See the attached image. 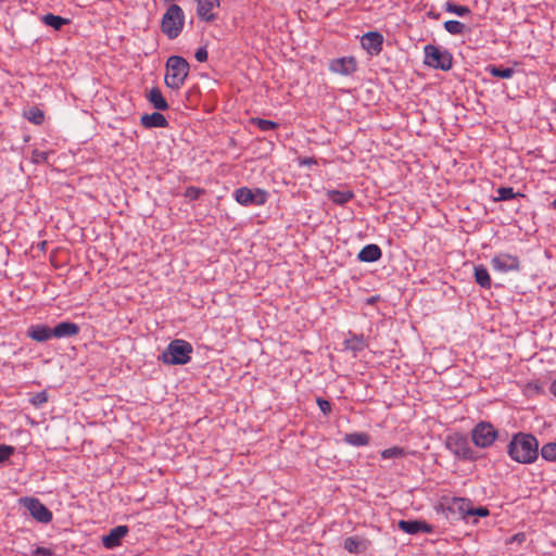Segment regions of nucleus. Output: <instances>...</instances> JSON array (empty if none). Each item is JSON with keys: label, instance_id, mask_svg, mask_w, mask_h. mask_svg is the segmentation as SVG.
<instances>
[{"label": "nucleus", "instance_id": "nucleus-35", "mask_svg": "<svg viewBox=\"0 0 556 556\" xmlns=\"http://www.w3.org/2000/svg\"><path fill=\"white\" fill-rule=\"evenodd\" d=\"M204 193H205V190L203 188L190 186V187L186 188V190L184 192V197L189 199L190 201H195Z\"/></svg>", "mask_w": 556, "mask_h": 556}, {"label": "nucleus", "instance_id": "nucleus-56", "mask_svg": "<svg viewBox=\"0 0 556 556\" xmlns=\"http://www.w3.org/2000/svg\"><path fill=\"white\" fill-rule=\"evenodd\" d=\"M554 111L556 112V108H555V110H554Z\"/></svg>", "mask_w": 556, "mask_h": 556}, {"label": "nucleus", "instance_id": "nucleus-31", "mask_svg": "<svg viewBox=\"0 0 556 556\" xmlns=\"http://www.w3.org/2000/svg\"><path fill=\"white\" fill-rule=\"evenodd\" d=\"M407 455H408V452L404 447H401V446H392V447L386 448L381 452V457L383 459L403 458Z\"/></svg>", "mask_w": 556, "mask_h": 556}, {"label": "nucleus", "instance_id": "nucleus-41", "mask_svg": "<svg viewBox=\"0 0 556 556\" xmlns=\"http://www.w3.org/2000/svg\"><path fill=\"white\" fill-rule=\"evenodd\" d=\"M300 166H311L317 164V161L314 157H299Z\"/></svg>", "mask_w": 556, "mask_h": 556}, {"label": "nucleus", "instance_id": "nucleus-23", "mask_svg": "<svg viewBox=\"0 0 556 556\" xmlns=\"http://www.w3.org/2000/svg\"><path fill=\"white\" fill-rule=\"evenodd\" d=\"M40 21L54 30H61L63 26L68 25L71 20L52 13H47L40 17Z\"/></svg>", "mask_w": 556, "mask_h": 556}, {"label": "nucleus", "instance_id": "nucleus-1", "mask_svg": "<svg viewBox=\"0 0 556 556\" xmlns=\"http://www.w3.org/2000/svg\"><path fill=\"white\" fill-rule=\"evenodd\" d=\"M508 456L519 464H532L539 457V441L532 433L517 432L507 445Z\"/></svg>", "mask_w": 556, "mask_h": 556}, {"label": "nucleus", "instance_id": "nucleus-52", "mask_svg": "<svg viewBox=\"0 0 556 556\" xmlns=\"http://www.w3.org/2000/svg\"><path fill=\"white\" fill-rule=\"evenodd\" d=\"M29 161H30V162H33V163H35V150H33V151L30 152Z\"/></svg>", "mask_w": 556, "mask_h": 556}, {"label": "nucleus", "instance_id": "nucleus-45", "mask_svg": "<svg viewBox=\"0 0 556 556\" xmlns=\"http://www.w3.org/2000/svg\"><path fill=\"white\" fill-rule=\"evenodd\" d=\"M51 554L50 548L37 546V556H50Z\"/></svg>", "mask_w": 556, "mask_h": 556}, {"label": "nucleus", "instance_id": "nucleus-44", "mask_svg": "<svg viewBox=\"0 0 556 556\" xmlns=\"http://www.w3.org/2000/svg\"><path fill=\"white\" fill-rule=\"evenodd\" d=\"M47 401H48V395H47L46 390L37 392V406L46 403Z\"/></svg>", "mask_w": 556, "mask_h": 556}, {"label": "nucleus", "instance_id": "nucleus-33", "mask_svg": "<svg viewBox=\"0 0 556 556\" xmlns=\"http://www.w3.org/2000/svg\"><path fill=\"white\" fill-rule=\"evenodd\" d=\"M52 517V511L37 500V522L49 523Z\"/></svg>", "mask_w": 556, "mask_h": 556}, {"label": "nucleus", "instance_id": "nucleus-6", "mask_svg": "<svg viewBox=\"0 0 556 556\" xmlns=\"http://www.w3.org/2000/svg\"><path fill=\"white\" fill-rule=\"evenodd\" d=\"M424 63L432 68L441 71H450L453 66V55L446 49H441L433 45H427L424 48Z\"/></svg>", "mask_w": 556, "mask_h": 556}, {"label": "nucleus", "instance_id": "nucleus-39", "mask_svg": "<svg viewBox=\"0 0 556 556\" xmlns=\"http://www.w3.org/2000/svg\"><path fill=\"white\" fill-rule=\"evenodd\" d=\"M316 403L324 415H329L332 410V405L328 400L317 397Z\"/></svg>", "mask_w": 556, "mask_h": 556}, {"label": "nucleus", "instance_id": "nucleus-17", "mask_svg": "<svg viewBox=\"0 0 556 556\" xmlns=\"http://www.w3.org/2000/svg\"><path fill=\"white\" fill-rule=\"evenodd\" d=\"M140 124L147 129L168 127V121L160 112H153L151 114H143L140 117Z\"/></svg>", "mask_w": 556, "mask_h": 556}, {"label": "nucleus", "instance_id": "nucleus-30", "mask_svg": "<svg viewBox=\"0 0 556 556\" xmlns=\"http://www.w3.org/2000/svg\"><path fill=\"white\" fill-rule=\"evenodd\" d=\"M444 10L448 13L456 14L460 17L471 14V10L467 5H460L451 1L445 2Z\"/></svg>", "mask_w": 556, "mask_h": 556}, {"label": "nucleus", "instance_id": "nucleus-20", "mask_svg": "<svg viewBox=\"0 0 556 556\" xmlns=\"http://www.w3.org/2000/svg\"><path fill=\"white\" fill-rule=\"evenodd\" d=\"M326 195L328 200H330L336 205H345L348 202H350L352 199H354L355 194L352 190H337V189H329L326 191Z\"/></svg>", "mask_w": 556, "mask_h": 556}, {"label": "nucleus", "instance_id": "nucleus-22", "mask_svg": "<svg viewBox=\"0 0 556 556\" xmlns=\"http://www.w3.org/2000/svg\"><path fill=\"white\" fill-rule=\"evenodd\" d=\"M147 100L157 111H166L169 105L157 87H153L147 94Z\"/></svg>", "mask_w": 556, "mask_h": 556}, {"label": "nucleus", "instance_id": "nucleus-55", "mask_svg": "<svg viewBox=\"0 0 556 556\" xmlns=\"http://www.w3.org/2000/svg\"><path fill=\"white\" fill-rule=\"evenodd\" d=\"M551 206L556 210V199L552 202Z\"/></svg>", "mask_w": 556, "mask_h": 556}, {"label": "nucleus", "instance_id": "nucleus-49", "mask_svg": "<svg viewBox=\"0 0 556 556\" xmlns=\"http://www.w3.org/2000/svg\"><path fill=\"white\" fill-rule=\"evenodd\" d=\"M47 245H48V242L46 240L40 243H37V248H40V250L43 251V253H46V251H47L46 250Z\"/></svg>", "mask_w": 556, "mask_h": 556}, {"label": "nucleus", "instance_id": "nucleus-13", "mask_svg": "<svg viewBox=\"0 0 556 556\" xmlns=\"http://www.w3.org/2000/svg\"><path fill=\"white\" fill-rule=\"evenodd\" d=\"M197 2V16L199 20L213 23L218 18L217 13L214 9L219 8V0H194Z\"/></svg>", "mask_w": 556, "mask_h": 556}, {"label": "nucleus", "instance_id": "nucleus-8", "mask_svg": "<svg viewBox=\"0 0 556 556\" xmlns=\"http://www.w3.org/2000/svg\"><path fill=\"white\" fill-rule=\"evenodd\" d=\"M235 199L242 206H262L264 205L269 193L261 188L251 189L249 187H240L235 190Z\"/></svg>", "mask_w": 556, "mask_h": 556}, {"label": "nucleus", "instance_id": "nucleus-34", "mask_svg": "<svg viewBox=\"0 0 556 556\" xmlns=\"http://www.w3.org/2000/svg\"><path fill=\"white\" fill-rule=\"evenodd\" d=\"M541 456L543 459L547 462H555L556 460V441L555 442H548L542 446L540 450Z\"/></svg>", "mask_w": 556, "mask_h": 556}, {"label": "nucleus", "instance_id": "nucleus-26", "mask_svg": "<svg viewBox=\"0 0 556 556\" xmlns=\"http://www.w3.org/2000/svg\"><path fill=\"white\" fill-rule=\"evenodd\" d=\"M485 72L489 73L491 76L501 78V79H509L513 77L515 71L511 67H504L498 66L495 64H489L485 67Z\"/></svg>", "mask_w": 556, "mask_h": 556}, {"label": "nucleus", "instance_id": "nucleus-51", "mask_svg": "<svg viewBox=\"0 0 556 556\" xmlns=\"http://www.w3.org/2000/svg\"><path fill=\"white\" fill-rule=\"evenodd\" d=\"M514 540H517L519 542L523 541L525 540V534L523 533H518L514 536Z\"/></svg>", "mask_w": 556, "mask_h": 556}, {"label": "nucleus", "instance_id": "nucleus-38", "mask_svg": "<svg viewBox=\"0 0 556 556\" xmlns=\"http://www.w3.org/2000/svg\"><path fill=\"white\" fill-rule=\"evenodd\" d=\"M21 504L27 508L29 515L35 518V497L25 496L20 500Z\"/></svg>", "mask_w": 556, "mask_h": 556}, {"label": "nucleus", "instance_id": "nucleus-53", "mask_svg": "<svg viewBox=\"0 0 556 556\" xmlns=\"http://www.w3.org/2000/svg\"><path fill=\"white\" fill-rule=\"evenodd\" d=\"M28 401L30 404L35 405V395H31Z\"/></svg>", "mask_w": 556, "mask_h": 556}, {"label": "nucleus", "instance_id": "nucleus-4", "mask_svg": "<svg viewBox=\"0 0 556 556\" xmlns=\"http://www.w3.org/2000/svg\"><path fill=\"white\" fill-rule=\"evenodd\" d=\"M185 26V13L178 4H170L164 13L161 29L170 40L176 39Z\"/></svg>", "mask_w": 556, "mask_h": 556}, {"label": "nucleus", "instance_id": "nucleus-19", "mask_svg": "<svg viewBox=\"0 0 556 556\" xmlns=\"http://www.w3.org/2000/svg\"><path fill=\"white\" fill-rule=\"evenodd\" d=\"M369 541L359 536H349L344 540L343 547L351 554H362L367 551Z\"/></svg>", "mask_w": 556, "mask_h": 556}, {"label": "nucleus", "instance_id": "nucleus-54", "mask_svg": "<svg viewBox=\"0 0 556 556\" xmlns=\"http://www.w3.org/2000/svg\"><path fill=\"white\" fill-rule=\"evenodd\" d=\"M376 300H377V299H374V298H372V299H368V300H367V303H368V304H372V303H375V302H376Z\"/></svg>", "mask_w": 556, "mask_h": 556}, {"label": "nucleus", "instance_id": "nucleus-25", "mask_svg": "<svg viewBox=\"0 0 556 556\" xmlns=\"http://www.w3.org/2000/svg\"><path fill=\"white\" fill-rule=\"evenodd\" d=\"M475 281L484 289L491 288V277L485 266L483 265H477L475 266Z\"/></svg>", "mask_w": 556, "mask_h": 556}, {"label": "nucleus", "instance_id": "nucleus-50", "mask_svg": "<svg viewBox=\"0 0 556 556\" xmlns=\"http://www.w3.org/2000/svg\"><path fill=\"white\" fill-rule=\"evenodd\" d=\"M428 16L431 18L438 20L440 17V13H434V12L430 11L428 13Z\"/></svg>", "mask_w": 556, "mask_h": 556}, {"label": "nucleus", "instance_id": "nucleus-36", "mask_svg": "<svg viewBox=\"0 0 556 556\" xmlns=\"http://www.w3.org/2000/svg\"><path fill=\"white\" fill-rule=\"evenodd\" d=\"M14 447L7 444H0V465L4 464L13 455Z\"/></svg>", "mask_w": 556, "mask_h": 556}, {"label": "nucleus", "instance_id": "nucleus-46", "mask_svg": "<svg viewBox=\"0 0 556 556\" xmlns=\"http://www.w3.org/2000/svg\"><path fill=\"white\" fill-rule=\"evenodd\" d=\"M27 336L35 340V325H30L28 328H27V331H26Z\"/></svg>", "mask_w": 556, "mask_h": 556}, {"label": "nucleus", "instance_id": "nucleus-21", "mask_svg": "<svg viewBox=\"0 0 556 556\" xmlns=\"http://www.w3.org/2000/svg\"><path fill=\"white\" fill-rule=\"evenodd\" d=\"M344 346L354 353H358L367 348L364 334L349 332V338L344 340Z\"/></svg>", "mask_w": 556, "mask_h": 556}, {"label": "nucleus", "instance_id": "nucleus-10", "mask_svg": "<svg viewBox=\"0 0 556 556\" xmlns=\"http://www.w3.org/2000/svg\"><path fill=\"white\" fill-rule=\"evenodd\" d=\"M491 265L494 270L500 273L519 271L521 269L519 257L508 253H498L493 256Z\"/></svg>", "mask_w": 556, "mask_h": 556}, {"label": "nucleus", "instance_id": "nucleus-43", "mask_svg": "<svg viewBox=\"0 0 556 556\" xmlns=\"http://www.w3.org/2000/svg\"><path fill=\"white\" fill-rule=\"evenodd\" d=\"M50 153H51V151H41V152H39L37 150V154H36L37 163H39V162H47Z\"/></svg>", "mask_w": 556, "mask_h": 556}, {"label": "nucleus", "instance_id": "nucleus-28", "mask_svg": "<svg viewBox=\"0 0 556 556\" xmlns=\"http://www.w3.org/2000/svg\"><path fill=\"white\" fill-rule=\"evenodd\" d=\"M250 124L256 126L261 131H269L277 129L279 127V124L270 121V119H264L261 117H252L250 118Z\"/></svg>", "mask_w": 556, "mask_h": 556}, {"label": "nucleus", "instance_id": "nucleus-29", "mask_svg": "<svg viewBox=\"0 0 556 556\" xmlns=\"http://www.w3.org/2000/svg\"><path fill=\"white\" fill-rule=\"evenodd\" d=\"M497 197L494 198V201H508L515 199L517 197H525L523 193L515 192L513 187H500L497 190Z\"/></svg>", "mask_w": 556, "mask_h": 556}, {"label": "nucleus", "instance_id": "nucleus-2", "mask_svg": "<svg viewBox=\"0 0 556 556\" xmlns=\"http://www.w3.org/2000/svg\"><path fill=\"white\" fill-rule=\"evenodd\" d=\"M165 85L172 90H178L185 84L190 65L188 61L180 55H170L165 63Z\"/></svg>", "mask_w": 556, "mask_h": 556}, {"label": "nucleus", "instance_id": "nucleus-40", "mask_svg": "<svg viewBox=\"0 0 556 556\" xmlns=\"http://www.w3.org/2000/svg\"><path fill=\"white\" fill-rule=\"evenodd\" d=\"M207 56H208V52H207L206 47L198 48L194 53L195 60L200 63L205 62L207 60Z\"/></svg>", "mask_w": 556, "mask_h": 556}, {"label": "nucleus", "instance_id": "nucleus-16", "mask_svg": "<svg viewBox=\"0 0 556 556\" xmlns=\"http://www.w3.org/2000/svg\"><path fill=\"white\" fill-rule=\"evenodd\" d=\"M80 328L73 321H61L52 327V334L55 339L72 338L79 333Z\"/></svg>", "mask_w": 556, "mask_h": 556}, {"label": "nucleus", "instance_id": "nucleus-9", "mask_svg": "<svg viewBox=\"0 0 556 556\" xmlns=\"http://www.w3.org/2000/svg\"><path fill=\"white\" fill-rule=\"evenodd\" d=\"M470 501L462 497H453L446 504H441L442 514L453 521L466 519Z\"/></svg>", "mask_w": 556, "mask_h": 556}, {"label": "nucleus", "instance_id": "nucleus-11", "mask_svg": "<svg viewBox=\"0 0 556 556\" xmlns=\"http://www.w3.org/2000/svg\"><path fill=\"white\" fill-rule=\"evenodd\" d=\"M383 35L377 30L365 33L361 37V45L370 56H377L382 51Z\"/></svg>", "mask_w": 556, "mask_h": 556}, {"label": "nucleus", "instance_id": "nucleus-12", "mask_svg": "<svg viewBox=\"0 0 556 556\" xmlns=\"http://www.w3.org/2000/svg\"><path fill=\"white\" fill-rule=\"evenodd\" d=\"M329 70L342 76H350L357 71V62L352 55L332 59L329 62Z\"/></svg>", "mask_w": 556, "mask_h": 556}, {"label": "nucleus", "instance_id": "nucleus-37", "mask_svg": "<svg viewBox=\"0 0 556 556\" xmlns=\"http://www.w3.org/2000/svg\"><path fill=\"white\" fill-rule=\"evenodd\" d=\"M490 515V510L485 506L472 507L471 504L468 505V516H478V517H486Z\"/></svg>", "mask_w": 556, "mask_h": 556}, {"label": "nucleus", "instance_id": "nucleus-47", "mask_svg": "<svg viewBox=\"0 0 556 556\" xmlns=\"http://www.w3.org/2000/svg\"><path fill=\"white\" fill-rule=\"evenodd\" d=\"M45 119L43 112L37 108V125L41 124Z\"/></svg>", "mask_w": 556, "mask_h": 556}, {"label": "nucleus", "instance_id": "nucleus-7", "mask_svg": "<svg viewBox=\"0 0 556 556\" xmlns=\"http://www.w3.org/2000/svg\"><path fill=\"white\" fill-rule=\"evenodd\" d=\"M470 434L472 443L480 448L492 446L500 435L497 429L489 421H479Z\"/></svg>", "mask_w": 556, "mask_h": 556}, {"label": "nucleus", "instance_id": "nucleus-14", "mask_svg": "<svg viewBox=\"0 0 556 556\" xmlns=\"http://www.w3.org/2000/svg\"><path fill=\"white\" fill-rule=\"evenodd\" d=\"M397 527L400 530L407 534H417L420 532L424 533H432L433 532V526L430 523L418 520V519H412V520H400L397 523Z\"/></svg>", "mask_w": 556, "mask_h": 556}, {"label": "nucleus", "instance_id": "nucleus-27", "mask_svg": "<svg viewBox=\"0 0 556 556\" xmlns=\"http://www.w3.org/2000/svg\"><path fill=\"white\" fill-rule=\"evenodd\" d=\"M443 26L444 29L453 36L464 35L466 31L469 30V28H467V26L464 23L456 20H448L444 22Z\"/></svg>", "mask_w": 556, "mask_h": 556}, {"label": "nucleus", "instance_id": "nucleus-48", "mask_svg": "<svg viewBox=\"0 0 556 556\" xmlns=\"http://www.w3.org/2000/svg\"><path fill=\"white\" fill-rule=\"evenodd\" d=\"M549 392L556 396V378L551 382Z\"/></svg>", "mask_w": 556, "mask_h": 556}, {"label": "nucleus", "instance_id": "nucleus-32", "mask_svg": "<svg viewBox=\"0 0 556 556\" xmlns=\"http://www.w3.org/2000/svg\"><path fill=\"white\" fill-rule=\"evenodd\" d=\"M54 338L52 334V327L48 325H37L36 328V340L37 342H45Z\"/></svg>", "mask_w": 556, "mask_h": 556}, {"label": "nucleus", "instance_id": "nucleus-42", "mask_svg": "<svg viewBox=\"0 0 556 556\" xmlns=\"http://www.w3.org/2000/svg\"><path fill=\"white\" fill-rule=\"evenodd\" d=\"M24 116L33 124H35V106H30L24 112Z\"/></svg>", "mask_w": 556, "mask_h": 556}, {"label": "nucleus", "instance_id": "nucleus-24", "mask_svg": "<svg viewBox=\"0 0 556 556\" xmlns=\"http://www.w3.org/2000/svg\"><path fill=\"white\" fill-rule=\"evenodd\" d=\"M343 442L352 446H366L370 442V435L366 432L345 433Z\"/></svg>", "mask_w": 556, "mask_h": 556}, {"label": "nucleus", "instance_id": "nucleus-3", "mask_svg": "<svg viewBox=\"0 0 556 556\" xmlns=\"http://www.w3.org/2000/svg\"><path fill=\"white\" fill-rule=\"evenodd\" d=\"M193 346L182 339L170 341L167 348L157 357L165 365H186L191 361Z\"/></svg>", "mask_w": 556, "mask_h": 556}, {"label": "nucleus", "instance_id": "nucleus-15", "mask_svg": "<svg viewBox=\"0 0 556 556\" xmlns=\"http://www.w3.org/2000/svg\"><path fill=\"white\" fill-rule=\"evenodd\" d=\"M129 529L127 526H117L112 528L108 534L102 536V544L105 548L112 549L121 545L122 540L127 535Z\"/></svg>", "mask_w": 556, "mask_h": 556}, {"label": "nucleus", "instance_id": "nucleus-5", "mask_svg": "<svg viewBox=\"0 0 556 556\" xmlns=\"http://www.w3.org/2000/svg\"><path fill=\"white\" fill-rule=\"evenodd\" d=\"M445 446L454 456L462 460L475 462L478 459L477 453L471 448L467 437L463 433L455 432L447 435Z\"/></svg>", "mask_w": 556, "mask_h": 556}, {"label": "nucleus", "instance_id": "nucleus-18", "mask_svg": "<svg viewBox=\"0 0 556 556\" xmlns=\"http://www.w3.org/2000/svg\"><path fill=\"white\" fill-rule=\"evenodd\" d=\"M382 257V251L375 243L366 244L357 254V260L363 263H374Z\"/></svg>", "mask_w": 556, "mask_h": 556}]
</instances>
